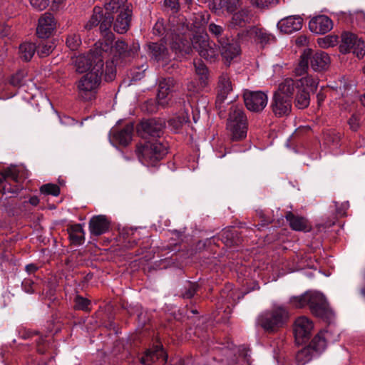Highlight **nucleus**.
Instances as JSON below:
<instances>
[{
  "label": "nucleus",
  "mask_w": 365,
  "mask_h": 365,
  "mask_svg": "<svg viewBox=\"0 0 365 365\" xmlns=\"http://www.w3.org/2000/svg\"><path fill=\"white\" fill-rule=\"evenodd\" d=\"M189 32L187 19L182 16H170L166 26L163 20H158L153 28L154 35L164 36L163 38L170 42L171 48L182 56L191 52Z\"/></svg>",
  "instance_id": "1"
},
{
  "label": "nucleus",
  "mask_w": 365,
  "mask_h": 365,
  "mask_svg": "<svg viewBox=\"0 0 365 365\" xmlns=\"http://www.w3.org/2000/svg\"><path fill=\"white\" fill-rule=\"evenodd\" d=\"M92 69L83 75L76 83L78 96L84 101L94 99L101 83L103 72L102 58L97 56Z\"/></svg>",
  "instance_id": "2"
},
{
  "label": "nucleus",
  "mask_w": 365,
  "mask_h": 365,
  "mask_svg": "<svg viewBox=\"0 0 365 365\" xmlns=\"http://www.w3.org/2000/svg\"><path fill=\"white\" fill-rule=\"evenodd\" d=\"M289 304L295 308L309 305L311 312L316 317L328 319L332 315L325 297L318 292H307L289 298Z\"/></svg>",
  "instance_id": "3"
},
{
  "label": "nucleus",
  "mask_w": 365,
  "mask_h": 365,
  "mask_svg": "<svg viewBox=\"0 0 365 365\" xmlns=\"http://www.w3.org/2000/svg\"><path fill=\"white\" fill-rule=\"evenodd\" d=\"M289 318L288 309L282 304L274 303L258 316L257 324L266 331L274 332L284 327Z\"/></svg>",
  "instance_id": "4"
},
{
  "label": "nucleus",
  "mask_w": 365,
  "mask_h": 365,
  "mask_svg": "<svg viewBox=\"0 0 365 365\" xmlns=\"http://www.w3.org/2000/svg\"><path fill=\"white\" fill-rule=\"evenodd\" d=\"M136 154L142 164L153 166L167 154V146L157 140L147 141L137 146Z\"/></svg>",
  "instance_id": "5"
},
{
  "label": "nucleus",
  "mask_w": 365,
  "mask_h": 365,
  "mask_svg": "<svg viewBox=\"0 0 365 365\" xmlns=\"http://www.w3.org/2000/svg\"><path fill=\"white\" fill-rule=\"evenodd\" d=\"M227 128L232 140H240L247 136V118L242 107L232 106L230 108Z\"/></svg>",
  "instance_id": "6"
},
{
  "label": "nucleus",
  "mask_w": 365,
  "mask_h": 365,
  "mask_svg": "<svg viewBox=\"0 0 365 365\" xmlns=\"http://www.w3.org/2000/svg\"><path fill=\"white\" fill-rule=\"evenodd\" d=\"M188 39L191 48L195 49L199 55L207 61L212 62L218 58L217 46L215 43L210 40L207 33L193 35L192 39L188 36Z\"/></svg>",
  "instance_id": "7"
},
{
  "label": "nucleus",
  "mask_w": 365,
  "mask_h": 365,
  "mask_svg": "<svg viewBox=\"0 0 365 365\" xmlns=\"http://www.w3.org/2000/svg\"><path fill=\"white\" fill-rule=\"evenodd\" d=\"M339 51L342 53L352 52L359 58L365 56V42L361 37L350 31L341 34Z\"/></svg>",
  "instance_id": "8"
},
{
  "label": "nucleus",
  "mask_w": 365,
  "mask_h": 365,
  "mask_svg": "<svg viewBox=\"0 0 365 365\" xmlns=\"http://www.w3.org/2000/svg\"><path fill=\"white\" fill-rule=\"evenodd\" d=\"M223 354L227 357L225 361L222 359L221 361H217L215 358H213L205 365H246L249 363L250 356L249 350L244 346L239 347L235 351L225 349Z\"/></svg>",
  "instance_id": "9"
},
{
  "label": "nucleus",
  "mask_w": 365,
  "mask_h": 365,
  "mask_svg": "<svg viewBox=\"0 0 365 365\" xmlns=\"http://www.w3.org/2000/svg\"><path fill=\"white\" fill-rule=\"evenodd\" d=\"M113 16L108 14H103V18L99 23V29L104 39L102 41L97 42L96 46L99 47L105 53H108L113 48L114 35L110 31V27L113 21Z\"/></svg>",
  "instance_id": "10"
},
{
  "label": "nucleus",
  "mask_w": 365,
  "mask_h": 365,
  "mask_svg": "<svg viewBox=\"0 0 365 365\" xmlns=\"http://www.w3.org/2000/svg\"><path fill=\"white\" fill-rule=\"evenodd\" d=\"M244 101L247 108L252 112H260L267 106L268 98L262 91H246L244 93Z\"/></svg>",
  "instance_id": "11"
},
{
  "label": "nucleus",
  "mask_w": 365,
  "mask_h": 365,
  "mask_svg": "<svg viewBox=\"0 0 365 365\" xmlns=\"http://www.w3.org/2000/svg\"><path fill=\"white\" fill-rule=\"evenodd\" d=\"M314 329V324L311 319L302 316L296 319L294 324V334L298 344L304 343L308 340Z\"/></svg>",
  "instance_id": "12"
},
{
  "label": "nucleus",
  "mask_w": 365,
  "mask_h": 365,
  "mask_svg": "<svg viewBox=\"0 0 365 365\" xmlns=\"http://www.w3.org/2000/svg\"><path fill=\"white\" fill-rule=\"evenodd\" d=\"M103 53H106L101 50L99 47L96 46L95 50L92 51L88 55L78 56L75 61L76 71L78 73H83L88 70L91 71L97 62V56L102 58V61L103 62V59L105 58Z\"/></svg>",
  "instance_id": "13"
},
{
  "label": "nucleus",
  "mask_w": 365,
  "mask_h": 365,
  "mask_svg": "<svg viewBox=\"0 0 365 365\" xmlns=\"http://www.w3.org/2000/svg\"><path fill=\"white\" fill-rule=\"evenodd\" d=\"M292 100L288 96H282L274 93L271 102V108L274 115L278 118L289 115L292 111Z\"/></svg>",
  "instance_id": "14"
},
{
  "label": "nucleus",
  "mask_w": 365,
  "mask_h": 365,
  "mask_svg": "<svg viewBox=\"0 0 365 365\" xmlns=\"http://www.w3.org/2000/svg\"><path fill=\"white\" fill-rule=\"evenodd\" d=\"M305 50H309V61L310 67L313 71L322 72L329 68L331 60L329 56L326 52L322 51L314 52L311 48H306Z\"/></svg>",
  "instance_id": "15"
},
{
  "label": "nucleus",
  "mask_w": 365,
  "mask_h": 365,
  "mask_svg": "<svg viewBox=\"0 0 365 365\" xmlns=\"http://www.w3.org/2000/svg\"><path fill=\"white\" fill-rule=\"evenodd\" d=\"M139 49L140 45L138 42H133L128 45L124 41L119 39L115 43V53L124 61H130L138 55Z\"/></svg>",
  "instance_id": "16"
},
{
  "label": "nucleus",
  "mask_w": 365,
  "mask_h": 365,
  "mask_svg": "<svg viewBox=\"0 0 365 365\" xmlns=\"http://www.w3.org/2000/svg\"><path fill=\"white\" fill-rule=\"evenodd\" d=\"M220 53L225 63L230 64V62L237 58L241 52L240 46L236 41L230 39H220Z\"/></svg>",
  "instance_id": "17"
},
{
  "label": "nucleus",
  "mask_w": 365,
  "mask_h": 365,
  "mask_svg": "<svg viewBox=\"0 0 365 365\" xmlns=\"http://www.w3.org/2000/svg\"><path fill=\"white\" fill-rule=\"evenodd\" d=\"M148 52L152 59L156 61L162 66L166 65L171 59V56L168 48L163 43H149L148 45Z\"/></svg>",
  "instance_id": "18"
},
{
  "label": "nucleus",
  "mask_w": 365,
  "mask_h": 365,
  "mask_svg": "<svg viewBox=\"0 0 365 365\" xmlns=\"http://www.w3.org/2000/svg\"><path fill=\"white\" fill-rule=\"evenodd\" d=\"M56 21L51 13L43 14L38 19L36 33L39 38H48L56 29Z\"/></svg>",
  "instance_id": "19"
},
{
  "label": "nucleus",
  "mask_w": 365,
  "mask_h": 365,
  "mask_svg": "<svg viewBox=\"0 0 365 365\" xmlns=\"http://www.w3.org/2000/svg\"><path fill=\"white\" fill-rule=\"evenodd\" d=\"M333 27L332 21L325 15L313 17L309 22V30L314 34H324L329 32Z\"/></svg>",
  "instance_id": "20"
},
{
  "label": "nucleus",
  "mask_w": 365,
  "mask_h": 365,
  "mask_svg": "<svg viewBox=\"0 0 365 365\" xmlns=\"http://www.w3.org/2000/svg\"><path fill=\"white\" fill-rule=\"evenodd\" d=\"M303 19L299 15H292L282 19L277 23V28L284 34H292L302 28Z\"/></svg>",
  "instance_id": "21"
},
{
  "label": "nucleus",
  "mask_w": 365,
  "mask_h": 365,
  "mask_svg": "<svg viewBox=\"0 0 365 365\" xmlns=\"http://www.w3.org/2000/svg\"><path fill=\"white\" fill-rule=\"evenodd\" d=\"M246 36L257 43H259L262 46L272 43L275 41V37L272 34L267 33L262 29L255 26H252L247 29Z\"/></svg>",
  "instance_id": "22"
},
{
  "label": "nucleus",
  "mask_w": 365,
  "mask_h": 365,
  "mask_svg": "<svg viewBox=\"0 0 365 365\" xmlns=\"http://www.w3.org/2000/svg\"><path fill=\"white\" fill-rule=\"evenodd\" d=\"M165 126V120L160 118H151L140 123L141 130L145 134L152 137H160Z\"/></svg>",
  "instance_id": "23"
},
{
  "label": "nucleus",
  "mask_w": 365,
  "mask_h": 365,
  "mask_svg": "<svg viewBox=\"0 0 365 365\" xmlns=\"http://www.w3.org/2000/svg\"><path fill=\"white\" fill-rule=\"evenodd\" d=\"M174 81L172 78H163L160 81L157 94V102L158 106L165 107L169 102V94L170 93Z\"/></svg>",
  "instance_id": "24"
},
{
  "label": "nucleus",
  "mask_w": 365,
  "mask_h": 365,
  "mask_svg": "<svg viewBox=\"0 0 365 365\" xmlns=\"http://www.w3.org/2000/svg\"><path fill=\"white\" fill-rule=\"evenodd\" d=\"M167 358L168 355L163 349V346L161 345H156L145 351V356L140 358V363L143 365H150V363L158 360L165 362Z\"/></svg>",
  "instance_id": "25"
},
{
  "label": "nucleus",
  "mask_w": 365,
  "mask_h": 365,
  "mask_svg": "<svg viewBox=\"0 0 365 365\" xmlns=\"http://www.w3.org/2000/svg\"><path fill=\"white\" fill-rule=\"evenodd\" d=\"M7 178H11L14 182H18L19 173L16 167H9L2 173V177L0 178V190H2L4 193H17L19 188H12L11 185L7 182Z\"/></svg>",
  "instance_id": "26"
},
{
  "label": "nucleus",
  "mask_w": 365,
  "mask_h": 365,
  "mask_svg": "<svg viewBox=\"0 0 365 365\" xmlns=\"http://www.w3.org/2000/svg\"><path fill=\"white\" fill-rule=\"evenodd\" d=\"M109 222L104 215L93 217L89 222V230L91 235L99 236L108 230Z\"/></svg>",
  "instance_id": "27"
},
{
  "label": "nucleus",
  "mask_w": 365,
  "mask_h": 365,
  "mask_svg": "<svg viewBox=\"0 0 365 365\" xmlns=\"http://www.w3.org/2000/svg\"><path fill=\"white\" fill-rule=\"evenodd\" d=\"M285 217L293 230L309 232L311 230L308 220L303 217L295 215L292 212H288Z\"/></svg>",
  "instance_id": "28"
},
{
  "label": "nucleus",
  "mask_w": 365,
  "mask_h": 365,
  "mask_svg": "<svg viewBox=\"0 0 365 365\" xmlns=\"http://www.w3.org/2000/svg\"><path fill=\"white\" fill-rule=\"evenodd\" d=\"M132 16V9L125 11L122 14H117L113 23V29L118 34H125L130 27Z\"/></svg>",
  "instance_id": "29"
},
{
  "label": "nucleus",
  "mask_w": 365,
  "mask_h": 365,
  "mask_svg": "<svg viewBox=\"0 0 365 365\" xmlns=\"http://www.w3.org/2000/svg\"><path fill=\"white\" fill-rule=\"evenodd\" d=\"M218 96L217 97V103H222L227 95L232 91V85L230 78L227 73H222L219 77L218 81Z\"/></svg>",
  "instance_id": "30"
},
{
  "label": "nucleus",
  "mask_w": 365,
  "mask_h": 365,
  "mask_svg": "<svg viewBox=\"0 0 365 365\" xmlns=\"http://www.w3.org/2000/svg\"><path fill=\"white\" fill-rule=\"evenodd\" d=\"M327 340H329V332L327 331H320L307 346L314 351L316 356H318L325 350Z\"/></svg>",
  "instance_id": "31"
},
{
  "label": "nucleus",
  "mask_w": 365,
  "mask_h": 365,
  "mask_svg": "<svg viewBox=\"0 0 365 365\" xmlns=\"http://www.w3.org/2000/svg\"><path fill=\"white\" fill-rule=\"evenodd\" d=\"M133 132V124L130 123L120 130H113V139L119 144L125 146L131 141Z\"/></svg>",
  "instance_id": "32"
},
{
  "label": "nucleus",
  "mask_w": 365,
  "mask_h": 365,
  "mask_svg": "<svg viewBox=\"0 0 365 365\" xmlns=\"http://www.w3.org/2000/svg\"><path fill=\"white\" fill-rule=\"evenodd\" d=\"M296 88L297 91L300 88L298 80L294 81L292 78H287L279 85L278 89L274 93L282 96H288L292 100V95Z\"/></svg>",
  "instance_id": "33"
},
{
  "label": "nucleus",
  "mask_w": 365,
  "mask_h": 365,
  "mask_svg": "<svg viewBox=\"0 0 365 365\" xmlns=\"http://www.w3.org/2000/svg\"><path fill=\"white\" fill-rule=\"evenodd\" d=\"M106 14H122L125 11L131 9V4L128 3L127 0H110L105 4Z\"/></svg>",
  "instance_id": "34"
},
{
  "label": "nucleus",
  "mask_w": 365,
  "mask_h": 365,
  "mask_svg": "<svg viewBox=\"0 0 365 365\" xmlns=\"http://www.w3.org/2000/svg\"><path fill=\"white\" fill-rule=\"evenodd\" d=\"M251 21V15L250 11L247 9H242L241 10L235 12L231 21H230V26L236 29L237 27H243Z\"/></svg>",
  "instance_id": "35"
},
{
  "label": "nucleus",
  "mask_w": 365,
  "mask_h": 365,
  "mask_svg": "<svg viewBox=\"0 0 365 365\" xmlns=\"http://www.w3.org/2000/svg\"><path fill=\"white\" fill-rule=\"evenodd\" d=\"M213 8L215 10H225L233 13L241 6L242 0H213Z\"/></svg>",
  "instance_id": "36"
},
{
  "label": "nucleus",
  "mask_w": 365,
  "mask_h": 365,
  "mask_svg": "<svg viewBox=\"0 0 365 365\" xmlns=\"http://www.w3.org/2000/svg\"><path fill=\"white\" fill-rule=\"evenodd\" d=\"M69 238L71 242L76 245H82L85 240V232L80 224H76L68 228Z\"/></svg>",
  "instance_id": "37"
},
{
  "label": "nucleus",
  "mask_w": 365,
  "mask_h": 365,
  "mask_svg": "<svg viewBox=\"0 0 365 365\" xmlns=\"http://www.w3.org/2000/svg\"><path fill=\"white\" fill-rule=\"evenodd\" d=\"M193 64L195 73L199 76L200 85L204 87L208 78V69L201 59H195Z\"/></svg>",
  "instance_id": "38"
},
{
  "label": "nucleus",
  "mask_w": 365,
  "mask_h": 365,
  "mask_svg": "<svg viewBox=\"0 0 365 365\" xmlns=\"http://www.w3.org/2000/svg\"><path fill=\"white\" fill-rule=\"evenodd\" d=\"M309 50H304L300 56V59L298 65L294 69V73L297 76H302L307 73L309 68Z\"/></svg>",
  "instance_id": "39"
},
{
  "label": "nucleus",
  "mask_w": 365,
  "mask_h": 365,
  "mask_svg": "<svg viewBox=\"0 0 365 365\" xmlns=\"http://www.w3.org/2000/svg\"><path fill=\"white\" fill-rule=\"evenodd\" d=\"M295 106L299 109H304L309 105L310 95L307 90H302L299 88L297 91L295 97Z\"/></svg>",
  "instance_id": "40"
},
{
  "label": "nucleus",
  "mask_w": 365,
  "mask_h": 365,
  "mask_svg": "<svg viewBox=\"0 0 365 365\" xmlns=\"http://www.w3.org/2000/svg\"><path fill=\"white\" fill-rule=\"evenodd\" d=\"M36 51V46L31 43H23L19 46V55L25 61H30Z\"/></svg>",
  "instance_id": "41"
},
{
  "label": "nucleus",
  "mask_w": 365,
  "mask_h": 365,
  "mask_svg": "<svg viewBox=\"0 0 365 365\" xmlns=\"http://www.w3.org/2000/svg\"><path fill=\"white\" fill-rule=\"evenodd\" d=\"M317 356L308 346L303 348L296 354L297 365H305L309 362L314 357Z\"/></svg>",
  "instance_id": "42"
},
{
  "label": "nucleus",
  "mask_w": 365,
  "mask_h": 365,
  "mask_svg": "<svg viewBox=\"0 0 365 365\" xmlns=\"http://www.w3.org/2000/svg\"><path fill=\"white\" fill-rule=\"evenodd\" d=\"M192 21L193 29H195L194 35L205 33L204 31V26L207 22V18L204 14L201 13L195 14Z\"/></svg>",
  "instance_id": "43"
},
{
  "label": "nucleus",
  "mask_w": 365,
  "mask_h": 365,
  "mask_svg": "<svg viewBox=\"0 0 365 365\" xmlns=\"http://www.w3.org/2000/svg\"><path fill=\"white\" fill-rule=\"evenodd\" d=\"M298 84L302 90H307L309 93L314 91L318 85V79L312 76H306L298 80Z\"/></svg>",
  "instance_id": "44"
},
{
  "label": "nucleus",
  "mask_w": 365,
  "mask_h": 365,
  "mask_svg": "<svg viewBox=\"0 0 365 365\" xmlns=\"http://www.w3.org/2000/svg\"><path fill=\"white\" fill-rule=\"evenodd\" d=\"M103 18V9L100 6H95L93 14L90 20L85 25V29L91 30L98 26Z\"/></svg>",
  "instance_id": "45"
},
{
  "label": "nucleus",
  "mask_w": 365,
  "mask_h": 365,
  "mask_svg": "<svg viewBox=\"0 0 365 365\" xmlns=\"http://www.w3.org/2000/svg\"><path fill=\"white\" fill-rule=\"evenodd\" d=\"M55 46L51 41H42L36 46V52L39 57L44 58L52 53Z\"/></svg>",
  "instance_id": "46"
},
{
  "label": "nucleus",
  "mask_w": 365,
  "mask_h": 365,
  "mask_svg": "<svg viewBox=\"0 0 365 365\" xmlns=\"http://www.w3.org/2000/svg\"><path fill=\"white\" fill-rule=\"evenodd\" d=\"M198 284L196 282H186L182 289L181 296L184 299L192 298L198 289Z\"/></svg>",
  "instance_id": "47"
},
{
  "label": "nucleus",
  "mask_w": 365,
  "mask_h": 365,
  "mask_svg": "<svg viewBox=\"0 0 365 365\" xmlns=\"http://www.w3.org/2000/svg\"><path fill=\"white\" fill-rule=\"evenodd\" d=\"M189 121V115L187 113L182 114L181 116H175L168 121V125L174 130H177L182 126L183 124Z\"/></svg>",
  "instance_id": "48"
},
{
  "label": "nucleus",
  "mask_w": 365,
  "mask_h": 365,
  "mask_svg": "<svg viewBox=\"0 0 365 365\" xmlns=\"http://www.w3.org/2000/svg\"><path fill=\"white\" fill-rule=\"evenodd\" d=\"M26 76L25 71H19L11 76L9 83L14 87L19 88L24 84Z\"/></svg>",
  "instance_id": "49"
},
{
  "label": "nucleus",
  "mask_w": 365,
  "mask_h": 365,
  "mask_svg": "<svg viewBox=\"0 0 365 365\" xmlns=\"http://www.w3.org/2000/svg\"><path fill=\"white\" fill-rule=\"evenodd\" d=\"M81 44V38L78 34L71 33L66 38V45L72 51H76Z\"/></svg>",
  "instance_id": "50"
},
{
  "label": "nucleus",
  "mask_w": 365,
  "mask_h": 365,
  "mask_svg": "<svg viewBox=\"0 0 365 365\" xmlns=\"http://www.w3.org/2000/svg\"><path fill=\"white\" fill-rule=\"evenodd\" d=\"M318 44L321 48H327L335 46L338 43L336 36H327L318 39Z\"/></svg>",
  "instance_id": "51"
},
{
  "label": "nucleus",
  "mask_w": 365,
  "mask_h": 365,
  "mask_svg": "<svg viewBox=\"0 0 365 365\" xmlns=\"http://www.w3.org/2000/svg\"><path fill=\"white\" fill-rule=\"evenodd\" d=\"M40 191L43 194L58 196L60 193V188L57 185L49 183L42 185L40 188Z\"/></svg>",
  "instance_id": "52"
},
{
  "label": "nucleus",
  "mask_w": 365,
  "mask_h": 365,
  "mask_svg": "<svg viewBox=\"0 0 365 365\" xmlns=\"http://www.w3.org/2000/svg\"><path fill=\"white\" fill-rule=\"evenodd\" d=\"M91 304L90 300L81 296L75 298V308L83 311H88Z\"/></svg>",
  "instance_id": "53"
},
{
  "label": "nucleus",
  "mask_w": 365,
  "mask_h": 365,
  "mask_svg": "<svg viewBox=\"0 0 365 365\" xmlns=\"http://www.w3.org/2000/svg\"><path fill=\"white\" fill-rule=\"evenodd\" d=\"M208 30L211 34L217 38L218 41L220 39H224L222 38V34L224 32V29L222 26L214 23H211L208 26Z\"/></svg>",
  "instance_id": "54"
},
{
  "label": "nucleus",
  "mask_w": 365,
  "mask_h": 365,
  "mask_svg": "<svg viewBox=\"0 0 365 365\" xmlns=\"http://www.w3.org/2000/svg\"><path fill=\"white\" fill-rule=\"evenodd\" d=\"M105 75L106 81H113L115 76V68L113 66V62L106 63L105 69Z\"/></svg>",
  "instance_id": "55"
},
{
  "label": "nucleus",
  "mask_w": 365,
  "mask_h": 365,
  "mask_svg": "<svg viewBox=\"0 0 365 365\" xmlns=\"http://www.w3.org/2000/svg\"><path fill=\"white\" fill-rule=\"evenodd\" d=\"M24 290L27 293H33L36 289V285L33 279L26 278L21 283Z\"/></svg>",
  "instance_id": "56"
},
{
  "label": "nucleus",
  "mask_w": 365,
  "mask_h": 365,
  "mask_svg": "<svg viewBox=\"0 0 365 365\" xmlns=\"http://www.w3.org/2000/svg\"><path fill=\"white\" fill-rule=\"evenodd\" d=\"M31 5L38 11L45 9L48 5V0H29Z\"/></svg>",
  "instance_id": "57"
},
{
  "label": "nucleus",
  "mask_w": 365,
  "mask_h": 365,
  "mask_svg": "<svg viewBox=\"0 0 365 365\" xmlns=\"http://www.w3.org/2000/svg\"><path fill=\"white\" fill-rule=\"evenodd\" d=\"M348 123L350 126V128L356 131L359 128L360 125V120L359 118V115L356 114H353L351 118H349Z\"/></svg>",
  "instance_id": "58"
},
{
  "label": "nucleus",
  "mask_w": 365,
  "mask_h": 365,
  "mask_svg": "<svg viewBox=\"0 0 365 365\" xmlns=\"http://www.w3.org/2000/svg\"><path fill=\"white\" fill-rule=\"evenodd\" d=\"M164 5L170 9L173 13H177L180 7L178 0H165Z\"/></svg>",
  "instance_id": "59"
},
{
  "label": "nucleus",
  "mask_w": 365,
  "mask_h": 365,
  "mask_svg": "<svg viewBox=\"0 0 365 365\" xmlns=\"http://www.w3.org/2000/svg\"><path fill=\"white\" fill-rule=\"evenodd\" d=\"M36 346L37 351L41 354H43L46 351L48 344L46 342L45 339L41 336L36 340Z\"/></svg>",
  "instance_id": "60"
},
{
  "label": "nucleus",
  "mask_w": 365,
  "mask_h": 365,
  "mask_svg": "<svg viewBox=\"0 0 365 365\" xmlns=\"http://www.w3.org/2000/svg\"><path fill=\"white\" fill-rule=\"evenodd\" d=\"M234 236V232L232 230H225L222 233V238L225 240V242L226 245H230L232 243V237Z\"/></svg>",
  "instance_id": "61"
},
{
  "label": "nucleus",
  "mask_w": 365,
  "mask_h": 365,
  "mask_svg": "<svg viewBox=\"0 0 365 365\" xmlns=\"http://www.w3.org/2000/svg\"><path fill=\"white\" fill-rule=\"evenodd\" d=\"M250 3L257 8H264L271 3L270 0H248Z\"/></svg>",
  "instance_id": "62"
},
{
  "label": "nucleus",
  "mask_w": 365,
  "mask_h": 365,
  "mask_svg": "<svg viewBox=\"0 0 365 365\" xmlns=\"http://www.w3.org/2000/svg\"><path fill=\"white\" fill-rule=\"evenodd\" d=\"M334 203H335V206H336V212L338 213V215H339L340 216L344 215L346 213V210L349 207V202H345L342 203L340 208L337 207L336 202H334Z\"/></svg>",
  "instance_id": "63"
},
{
  "label": "nucleus",
  "mask_w": 365,
  "mask_h": 365,
  "mask_svg": "<svg viewBox=\"0 0 365 365\" xmlns=\"http://www.w3.org/2000/svg\"><path fill=\"white\" fill-rule=\"evenodd\" d=\"M38 269V267L34 264H29L26 266V271L29 274L34 273Z\"/></svg>",
  "instance_id": "64"
}]
</instances>
